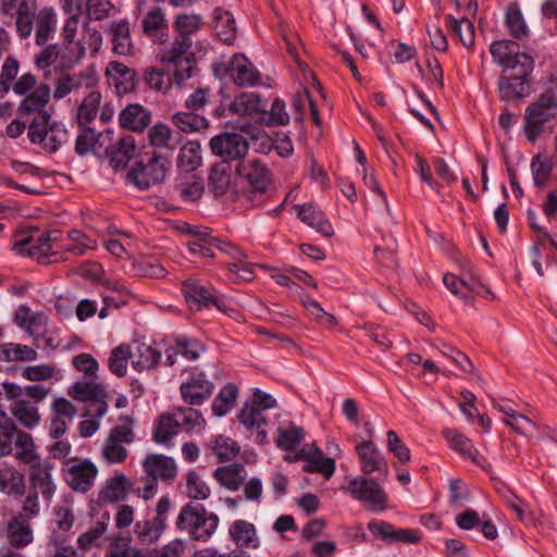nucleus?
Returning <instances> with one entry per match:
<instances>
[{"label": "nucleus", "mask_w": 557, "mask_h": 557, "mask_svg": "<svg viewBox=\"0 0 557 557\" xmlns=\"http://www.w3.org/2000/svg\"><path fill=\"white\" fill-rule=\"evenodd\" d=\"M7 532L10 544L15 548H24L34 542L30 521L22 516H13L9 520Z\"/></svg>", "instance_id": "nucleus-32"}, {"label": "nucleus", "mask_w": 557, "mask_h": 557, "mask_svg": "<svg viewBox=\"0 0 557 557\" xmlns=\"http://www.w3.org/2000/svg\"><path fill=\"white\" fill-rule=\"evenodd\" d=\"M12 417L25 429L33 430L39 425L41 414L38 407L27 399L16 400L11 404Z\"/></svg>", "instance_id": "nucleus-38"}, {"label": "nucleus", "mask_w": 557, "mask_h": 557, "mask_svg": "<svg viewBox=\"0 0 557 557\" xmlns=\"http://www.w3.org/2000/svg\"><path fill=\"white\" fill-rule=\"evenodd\" d=\"M209 448L216 456L220 462L233 460L240 450L237 442L228 436L216 435L209 442Z\"/></svg>", "instance_id": "nucleus-53"}, {"label": "nucleus", "mask_w": 557, "mask_h": 557, "mask_svg": "<svg viewBox=\"0 0 557 557\" xmlns=\"http://www.w3.org/2000/svg\"><path fill=\"white\" fill-rule=\"evenodd\" d=\"M247 140L238 134L226 133L210 140L212 152L221 158L235 160L243 158L248 151Z\"/></svg>", "instance_id": "nucleus-22"}, {"label": "nucleus", "mask_w": 557, "mask_h": 557, "mask_svg": "<svg viewBox=\"0 0 557 557\" xmlns=\"http://www.w3.org/2000/svg\"><path fill=\"white\" fill-rule=\"evenodd\" d=\"M67 238L69 243L61 248L74 256H84L87 251L97 249V242L79 230L70 231Z\"/></svg>", "instance_id": "nucleus-51"}, {"label": "nucleus", "mask_w": 557, "mask_h": 557, "mask_svg": "<svg viewBox=\"0 0 557 557\" xmlns=\"http://www.w3.org/2000/svg\"><path fill=\"white\" fill-rule=\"evenodd\" d=\"M444 285L446 288L465 300H467L468 292H478L481 284L475 278H461L455 274L446 273L443 277Z\"/></svg>", "instance_id": "nucleus-59"}, {"label": "nucleus", "mask_w": 557, "mask_h": 557, "mask_svg": "<svg viewBox=\"0 0 557 557\" xmlns=\"http://www.w3.org/2000/svg\"><path fill=\"white\" fill-rule=\"evenodd\" d=\"M25 490V476L20 470L9 465L0 468V492L17 498L24 495Z\"/></svg>", "instance_id": "nucleus-34"}, {"label": "nucleus", "mask_w": 557, "mask_h": 557, "mask_svg": "<svg viewBox=\"0 0 557 557\" xmlns=\"http://www.w3.org/2000/svg\"><path fill=\"white\" fill-rule=\"evenodd\" d=\"M193 46L191 39L176 36L169 47L161 49L158 59L163 64L182 65L183 62L193 61L194 55L190 52Z\"/></svg>", "instance_id": "nucleus-31"}, {"label": "nucleus", "mask_w": 557, "mask_h": 557, "mask_svg": "<svg viewBox=\"0 0 557 557\" xmlns=\"http://www.w3.org/2000/svg\"><path fill=\"white\" fill-rule=\"evenodd\" d=\"M186 494L190 499L206 500L211 495V490L206 481L195 471L189 470L185 474Z\"/></svg>", "instance_id": "nucleus-64"}, {"label": "nucleus", "mask_w": 557, "mask_h": 557, "mask_svg": "<svg viewBox=\"0 0 557 557\" xmlns=\"http://www.w3.org/2000/svg\"><path fill=\"white\" fill-rule=\"evenodd\" d=\"M144 474L154 479L171 483L177 475V467L173 458L161 454H149L144 459Z\"/></svg>", "instance_id": "nucleus-25"}, {"label": "nucleus", "mask_w": 557, "mask_h": 557, "mask_svg": "<svg viewBox=\"0 0 557 557\" xmlns=\"http://www.w3.org/2000/svg\"><path fill=\"white\" fill-rule=\"evenodd\" d=\"M67 394L75 400L88 403L85 416L102 418L108 412V392L95 380H81L69 387Z\"/></svg>", "instance_id": "nucleus-4"}, {"label": "nucleus", "mask_w": 557, "mask_h": 557, "mask_svg": "<svg viewBox=\"0 0 557 557\" xmlns=\"http://www.w3.org/2000/svg\"><path fill=\"white\" fill-rule=\"evenodd\" d=\"M132 364L135 370L143 372L156 367L161 354L145 343L134 342L132 345Z\"/></svg>", "instance_id": "nucleus-42"}, {"label": "nucleus", "mask_w": 557, "mask_h": 557, "mask_svg": "<svg viewBox=\"0 0 557 557\" xmlns=\"http://www.w3.org/2000/svg\"><path fill=\"white\" fill-rule=\"evenodd\" d=\"M533 71L516 69L505 73L503 71L498 81V92L502 100L520 99L529 95V76Z\"/></svg>", "instance_id": "nucleus-17"}, {"label": "nucleus", "mask_w": 557, "mask_h": 557, "mask_svg": "<svg viewBox=\"0 0 557 557\" xmlns=\"http://www.w3.org/2000/svg\"><path fill=\"white\" fill-rule=\"evenodd\" d=\"M528 413L532 414V410L529 409ZM505 423L509 425L515 432L523 436L533 435L536 432V435L540 440L550 437V435L546 433L545 428L541 429L537 425L533 416H527L517 411L510 419H505ZM552 440L557 442V434L552 436Z\"/></svg>", "instance_id": "nucleus-37"}, {"label": "nucleus", "mask_w": 557, "mask_h": 557, "mask_svg": "<svg viewBox=\"0 0 557 557\" xmlns=\"http://www.w3.org/2000/svg\"><path fill=\"white\" fill-rule=\"evenodd\" d=\"M238 177L246 182L255 196H262L272 182L268 165L258 158H246L235 169Z\"/></svg>", "instance_id": "nucleus-13"}, {"label": "nucleus", "mask_w": 557, "mask_h": 557, "mask_svg": "<svg viewBox=\"0 0 557 557\" xmlns=\"http://www.w3.org/2000/svg\"><path fill=\"white\" fill-rule=\"evenodd\" d=\"M239 422L249 431H256L255 442L263 445L268 442L267 431L263 429L267 424V418L258 406L246 404L238 413Z\"/></svg>", "instance_id": "nucleus-30"}, {"label": "nucleus", "mask_w": 557, "mask_h": 557, "mask_svg": "<svg viewBox=\"0 0 557 557\" xmlns=\"http://www.w3.org/2000/svg\"><path fill=\"white\" fill-rule=\"evenodd\" d=\"M228 533L238 547L252 549L260 547V539L258 536L257 529L251 522L242 519L235 520L231 524Z\"/></svg>", "instance_id": "nucleus-33"}, {"label": "nucleus", "mask_w": 557, "mask_h": 557, "mask_svg": "<svg viewBox=\"0 0 557 557\" xmlns=\"http://www.w3.org/2000/svg\"><path fill=\"white\" fill-rule=\"evenodd\" d=\"M101 103V94L99 91H90L82 101L77 109L76 120L78 126H89L96 119Z\"/></svg>", "instance_id": "nucleus-52"}, {"label": "nucleus", "mask_w": 557, "mask_h": 557, "mask_svg": "<svg viewBox=\"0 0 557 557\" xmlns=\"http://www.w3.org/2000/svg\"><path fill=\"white\" fill-rule=\"evenodd\" d=\"M201 162L200 145L197 141H188L182 148L177 157V166L190 173Z\"/></svg>", "instance_id": "nucleus-62"}, {"label": "nucleus", "mask_w": 557, "mask_h": 557, "mask_svg": "<svg viewBox=\"0 0 557 557\" xmlns=\"http://www.w3.org/2000/svg\"><path fill=\"white\" fill-rule=\"evenodd\" d=\"M355 450L359 459L360 470L364 474L377 472L384 478L388 475L387 461L371 440L358 443Z\"/></svg>", "instance_id": "nucleus-19"}, {"label": "nucleus", "mask_w": 557, "mask_h": 557, "mask_svg": "<svg viewBox=\"0 0 557 557\" xmlns=\"http://www.w3.org/2000/svg\"><path fill=\"white\" fill-rule=\"evenodd\" d=\"M368 530L374 537L381 539L389 544H416L421 540V533L418 530L395 528L393 524L377 519H373L368 523Z\"/></svg>", "instance_id": "nucleus-18"}, {"label": "nucleus", "mask_w": 557, "mask_h": 557, "mask_svg": "<svg viewBox=\"0 0 557 557\" xmlns=\"http://www.w3.org/2000/svg\"><path fill=\"white\" fill-rule=\"evenodd\" d=\"M129 360H132V347L127 344H121L111 351L108 367L113 374L122 377L127 372Z\"/></svg>", "instance_id": "nucleus-61"}, {"label": "nucleus", "mask_w": 557, "mask_h": 557, "mask_svg": "<svg viewBox=\"0 0 557 557\" xmlns=\"http://www.w3.org/2000/svg\"><path fill=\"white\" fill-rule=\"evenodd\" d=\"M183 294L191 310H201L215 306L219 310L226 312L227 307L223 299L215 296L211 287L201 282L189 278L183 283Z\"/></svg>", "instance_id": "nucleus-15"}, {"label": "nucleus", "mask_w": 557, "mask_h": 557, "mask_svg": "<svg viewBox=\"0 0 557 557\" xmlns=\"http://www.w3.org/2000/svg\"><path fill=\"white\" fill-rule=\"evenodd\" d=\"M37 358V351L27 345L14 343H5L0 345L1 361H34Z\"/></svg>", "instance_id": "nucleus-55"}, {"label": "nucleus", "mask_w": 557, "mask_h": 557, "mask_svg": "<svg viewBox=\"0 0 557 557\" xmlns=\"http://www.w3.org/2000/svg\"><path fill=\"white\" fill-rule=\"evenodd\" d=\"M203 25V18L200 14L182 13L176 15L173 27L177 36L185 39H191V35L196 34Z\"/></svg>", "instance_id": "nucleus-58"}, {"label": "nucleus", "mask_w": 557, "mask_h": 557, "mask_svg": "<svg viewBox=\"0 0 557 557\" xmlns=\"http://www.w3.org/2000/svg\"><path fill=\"white\" fill-rule=\"evenodd\" d=\"M151 121V113L140 104H129L119 115L120 125L134 132L144 131Z\"/></svg>", "instance_id": "nucleus-39"}, {"label": "nucleus", "mask_w": 557, "mask_h": 557, "mask_svg": "<svg viewBox=\"0 0 557 557\" xmlns=\"http://www.w3.org/2000/svg\"><path fill=\"white\" fill-rule=\"evenodd\" d=\"M238 396V387L234 383L223 386L214 397L211 409L214 416L223 417L235 406Z\"/></svg>", "instance_id": "nucleus-49"}, {"label": "nucleus", "mask_w": 557, "mask_h": 557, "mask_svg": "<svg viewBox=\"0 0 557 557\" xmlns=\"http://www.w3.org/2000/svg\"><path fill=\"white\" fill-rule=\"evenodd\" d=\"M27 136L30 143L40 145L41 148L53 153L67 141L69 133L65 126L59 122H33L28 125Z\"/></svg>", "instance_id": "nucleus-9"}, {"label": "nucleus", "mask_w": 557, "mask_h": 557, "mask_svg": "<svg viewBox=\"0 0 557 557\" xmlns=\"http://www.w3.org/2000/svg\"><path fill=\"white\" fill-rule=\"evenodd\" d=\"M62 475L72 491L87 493L95 484L98 468L89 459L72 458L62 468Z\"/></svg>", "instance_id": "nucleus-8"}, {"label": "nucleus", "mask_w": 557, "mask_h": 557, "mask_svg": "<svg viewBox=\"0 0 557 557\" xmlns=\"http://www.w3.org/2000/svg\"><path fill=\"white\" fill-rule=\"evenodd\" d=\"M28 466V479L34 490L33 492L40 493L45 500L50 502L57 491L52 478L53 465L48 460L39 458Z\"/></svg>", "instance_id": "nucleus-20"}, {"label": "nucleus", "mask_w": 557, "mask_h": 557, "mask_svg": "<svg viewBox=\"0 0 557 557\" xmlns=\"http://www.w3.org/2000/svg\"><path fill=\"white\" fill-rule=\"evenodd\" d=\"M178 432L177 418L173 413H164L154 424L152 438L157 444L169 446Z\"/></svg>", "instance_id": "nucleus-46"}, {"label": "nucleus", "mask_w": 557, "mask_h": 557, "mask_svg": "<svg viewBox=\"0 0 557 557\" xmlns=\"http://www.w3.org/2000/svg\"><path fill=\"white\" fill-rule=\"evenodd\" d=\"M135 149L136 145L134 137L124 136L115 144L108 147L106 152L110 160V164L113 168L119 169L127 164V162L133 158Z\"/></svg>", "instance_id": "nucleus-43"}, {"label": "nucleus", "mask_w": 557, "mask_h": 557, "mask_svg": "<svg viewBox=\"0 0 557 557\" xmlns=\"http://www.w3.org/2000/svg\"><path fill=\"white\" fill-rule=\"evenodd\" d=\"M143 33L154 44L163 45L169 37V24L163 8H150L141 21Z\"/></svg>", "instance_id": "nucleus-28"}, {"label": "nucleus", "mask_w": 557, "mask_h": 557, "mask_svg": "<svg viewBox=\"0 0 557 557\" xmlns=\"http://www.w3.org/2000/svg\"><path fill=\"white\" fill-rule=\"evenodd\" d=\"M50 95V87L46 84H41L22 100L18 112L20 115L26 120L28 125L33 122L50 121V113L47 109Z\"/></svg>", "instance_id": "nucleus-14"}, {"label": "nucleus", "mask_w": 557, "mask_h": 557, "mask_svg": "<svg viewBox=\"0 0 557 557\" xmlns=\"http://www.w3.org/2000/svg\"><path fill=\"white\" fill-rule=\"evenodd\" d=\"M490 52L494 62L503 66L505 73L516 69L523 71L534 69L533 58L525 52H520L518 44L512 40L503 39L492 42Z\"/></svg>", "instance_id": "nucleus-7"}, {"label": "nucleus", "mask_w": 557, "mask_h": 557, "mask_svg": "<svg viewBox=\"0 0 557 557\" xmlns=\"http://www.w3.org/2000/svg\"><path fill=\"white\" fill-rule=\"evenodd\" d=\"M226 73L230 79L239 87H252L260 81L259 71L244 54L233 55Z\"/></svg>", "instance_id": "nucleus-26"}, {"label": "nucleus", "mask_w": 557, "mask_h": 557, "mask_svg": "<svg viewBox=\"0 0 557 557\" xmlns=\"http://www.w3.org/2000/svg\"><path fill=\"white\" fill-rule=\"evenodd\" d=\"M301 304L306 308L310 318L319 325L326 327V329H332L337 325L338 321L335 318V315L325 311L321 307L320 302H318L310 296H304L301 298Z\"/></svg>", "instance_id": "nucleus-57"}, {"label": "nucleus", "mask_w": 557, "mask_h": 557, "mask_svg": "<svg viewBox=\"0 0 557 557\" xmlns=\"http://www.w3.org/2000/svg\"><path fill=\"white\" fill-rule=\"evenodd\" d=\"M95 84V75L87 71L63 73L57 78L52 95L55 100H61L81 88H90Z\"/></svg>", "instance_id": "nucleus-27"}, {"label": "nucleus", "mask_w": 557, "mask_h": 557, "mask_svg": "<svg viewBox=\"0 0 557 557\" xmlns=\"http://www.w3.org/2000/svg\"><path fill=\"white\" fill-rule=\"evenodd\" d=\"M173 123L183 132H200L208 127V120L195 113L190 112H177L173 115Z\"/></svg>", "instance_id": "nucleus-63"}, {"label": "nucleus", "mask_w": 557, "mask_h": 557, "mask_svg": "<svg viewBox=\"0 0 557 557\" xmlns=\"http://www.w3.org/2000/svg\"><path fill=\"white\" fill-rule=\"evenodd\" d=\"M557 110V98L554 91L549 90L529 106L524 115V132L530 141H534L542 132L543 124L555 116Z\"/></svg>", "instance_id": "nucleus-5"}, {"label": "nucleus", "mask_w": 557, "mask_h": 557, "mask_svg": "<svg viewBox=\"0 0 557 557\" xmlns=\"http://www.w3.org/2000/svg\"><path fill=\"white\" fill-rule=\"evenodd\" d=\"M305 438L302 428L295 424L288 426H280L275 438L276 446L285 451L295 450Z\"/></svg>", "instance_id": "nucleus-54"}, {"label": "nucleus", "mask_w": 557, "mask_h": 557, "mask_svg": "<svg viewBox=\"0 0 557 557\" xmlns=\"http://www.w3.org/2000/svg\"><path fill=\"white\" fill-rule=\"evenodd\" d=\"M51 516V534L49 536V543L53 546H58L66 542L65 534L74 527L76 520L74 497L70 494L63 495L52 508Z\"/></svg>", "instance_id": "nucleus-10"}, {"label": "nucleus", "mask_w": 557, "mask_h": 557, "mask_svg": "<svg viewBox=\"0 0 557 557\" xmlns=\"http://www.w3.org/2000/svg\"><path fill=\"white\" fill-rule=\"evenodd\" d=\"M131 482L123 473L115 474L106 480L101 491L99 492V499L114 504L124 500L129 492Z\"/></svg>", "instance_id": "nucleus-35"}, {"label": "nucleus", "mask_w": 557, "mask_h": 557, "mask_svg": "<svg viewBox=\"0 0 557 557\" xmlns=\"http://www.w3.org/2000/svg\"><path fill=\"white\" fill-rule=\"evenodd\" d=\"M220 519L214 512H208L203 505L186 503L180 509L175 520L178 531L187 533L190 539L208 542L215 533Z\"/></svg>", "instance_id": "nucleus-2"}, {"label": "nucleus", "mask_w": 557, "mask_h": 557, "mask_svg": "<svg viewBox=\"0 0 557 557\" xmlns=\"http://www.w3.org/2000/svg\"><path fill=\"white\" fill-rule=\"evenodd\" d=\"M295 209L297 210L298 218L304 223L325 237L333 235V227L322 211L315 209L312 205L297 206Z\"/></svg>", "instance_id": "nucleus-41"}, {"label": "nucleus", "mask_w": 557, "mask_h": 557, "mask_svg": "<svg viewBox=\"0 0 557 557\" xmlns=\"http://www.w3.org/2000/svg\"><path fill=\"white\" fill-rule=\"evenodd\" d=\"M148 138L151 146L171 151L174 150L178 144L170 126L163 123L154 124L148 132Z\"/></svg>", "instance_id": "nucleus-56"}, {"label": "nucleus", "mask_w": 557, "mask_h": 557, "mask_svg": "<svg viewBox=\"0 0 557 557\" xmlns=\"http://www.w3.org/2000/svg\"><path fill=\"white\" fill-rule=\"evenodd\" d=\"M169 168V161L153 154L148 163L138 162L127 174V181L137 188L145 190L152 185L160 184L164 178Z\"/></svg>", "instance_id": "nucleus-12"}, {"label": "nucleus", "mask_w": 557, "mask_h": 557, "mask_svg": "<svg viewBox=\"0 0 557 557\" xmlns=\"http://www.w3.org/2000/svg\"><path fill=\"white\" fill-rule=\"evenodd\" d=\"M62 233L58 230L39 234L34 244L27 248V256L39 263H52L62 259V256L53 250L61 239Z\"/></svg>", "instance_id": "nucleus-21"}, {"label": "nucleus", "mask_w": 557, "mask_h": 557, "mask_svg": "<svg viewBox=\"0 0 557 557\" xmlns=\"http://www.w3.org/2000/svg\"><path fill=\"white\" fill-rule=\"evenodd\" d=\"M108 520H109V513H104V519L101 521H97L94 527L88 529L86 532H83L77 537V547L82 552H88L91 548L100 547L102 544V537L108 529Z\"/></svg>", "instance_id": "nucleus-48"}, {"label": "nucleus", "mask_w": 557, "mask_h": 557, "mask_svg": "<svg viewBox=\"0 0 557 557\" xmlns=\"http://www.w3.org/2000/svg\"><path fill=\"white\" fill-rule=\"evenodd\" d=\"M166 527V522L152 518L136 522L134 533L139 544L150 545L159 541Z\"/></svg>", "instance_id": "nucleus-44"}, {"label": "nucleus", "mask_w": 557, "mask_h": 557, "mask_svg": "<svg viewBox=\"0 0 557 557\" xmlns=\"http://www.w3.org/2000/svg\"><path fill=\"white\" fill-rule=\"evenodd\" d=\"M267 100L260 98L255 92H243L235 97L230 104V111L234 114L247 116L256 122L261 123V119L265 116Z\"/></svg>", "instance_id": "nucleus-29"}, {"label": "nucleus", "mask_w": 557, "mask_h": 557, "mask_svg": "<svg viewBox=\"0 0 557 557\" xmlns=\"http://www.w3.org/2000/svg\"><path fill=\"white\" fill-rule=\"evenodd\" d=\"M213 391L214 383L197 368L187 372L185 380L180 385L181 397L188 406L202 405L212 396Z\"/></svg>", "instance_id": "nucleus-11"}, {"label": "nucleus", "mask_w": 557, "mask_h": 557, "mask_svg": "<svg viewBox=\"0 0 557 557\" xmlns=\"http://www.w3.org/2000/svg\"><path fill=\"white\" fill-rule=\"evenodd\" d=\"M137 422L134 417L121 414L117 423L110 430L103 442L101 456L104 461L111 465L122 463L128 456L125 445L135 441V426Z\"/></svg>", "instance_id": "nucleus-3"}, {"label": "nucleus", "mask_w": 557, "mask_h": 557, "mask_svg": "<svg viewBox=\"0 0 557 557\" xmlns=\"http://www.w3.org/2000/svg\"><path fill=\"white\" fill-rule=\"evenodd\" d=\"M345 491L371 511L382 512L387 508V494L373 479L352 478Z\"/></svg>", "instance_id": "nucleus-6"}, {"label": "nucleus", "mask_w": 557, "mask_h": 557, "mask_svg": "<svg viewBox=\"0 0 557 557\" xmlns=\"http://www.w3.org/2000/svg\"><path fill=\"white\" fill-rule=\"evenodd\" d=\"M60 69L70 70L78 64L86 54L83 41H62L59 45Z\"/></svg>", "instance_id": "nucleus-47"}, {"label": "nucleus", "mask_w": 557, "mask_h": 557, "mask_svg": "<svg viewBox=\"0 0 557 557\" xmlns=\"http://www.w3.org/2000/svg\"><path fill=\"white\" fill-rule=\"evenodd\" d=\"M0 15L3 24H14L20 40H27L35 35V44L45 46L35 57L38 70H46L55 62L60 67L59 45L47 42L57 32L58 13L53 7H38L37 0H0Z\"/></svg>", "instance_id": "nucleus-1"}, {"label": "nucleus", "mask_w": 557, "mask_h": 557, "mask_svg": "<svg viewBox=\"0 0 557 557\" xmlns=\"http://www.w3.org/2000/svg\"><path fill=\"white\" fill-rule=\"evenodd\" d=\"M213 478L224 488L236 492L246 479L245 467L239 463L219 467L214 470Z\"/></svg>", "instance_id": "nucleus-40"}, {"label": "nucleus", "mask_w": 557, "mask_h": 557, "mask_svg": "<svg viewBox=\"0 0 557 557\" xmlns=\"http://www.w3.org/2000/svg\"><path fill=\"white\" fill-rule=\"evenodd\" d=\"M443 436L450 449L458 453L461 457L470 459L485 472L492 471V465L479 453L473 442L461 432L456 429H445Z\"/></svg>", "instance_id": "nucleus-16"}, {"label": "nucleus", "mask_w": 557, "mask_h": 557, "mask_svg": "<svg viewBox=\"0 0 557 557\" xmlns=\"http://www.w3.org/2000/svg\"><path fill=\"white\" fill-rule=\"evenodd\" d=\"M14 457L22 463L29 465L40 458L37 454V448L33 436L23 430L17 433V436L14 441Z\"/></svg>", "instance_id": "nucleus-50"}, {"label": "nucleus", "mask_w": 557, "mask_h": 557, "mask_svg": "<svg viewBox=\"0 0 557 557\" xmlns=\"http://www.w3.org/2000/svg\"><path fill=\"white\" fill-rule=\"evenodd\" d=\"M110 33L112 35V51L115 54L124 57L134 54V44L127 20L113 22L110 26Z\"/></svg>", "instance_id": "nucleus-36"}, {"label": "nucleus", "mask_w": 557, "mask_h": 557, "mask_svg": "<svg viewBox=\"0 0 557 557\" xmlns=\"http://www.w3.org/2000/svg\"><path fill=\"white\" fill-rule=\"evenodd\" d=\"M108 85L116 95H127L134 91L136 86V72L122 62L111 61L106 69Z\"/></svg>", "instance_id": "nucleus-23"}, {"label": "nucleus", "mask_w": 557, "mask_h": 557, "mask_svg": "<svg viewBox=\"0 0 557 557\" xmlns=\"http://www.w3.org/2000/svg\"><path fill=\"white\" fill-rule=\"evenodd\" d=\"M306 461L304 471L307 473H320L330 479L335 472V460L327 458L314 444L305 446L296 456Z\"/></svg>", "instance_id": "nucleus-24"}, {"label": "nucleus", "mask_w": 557, "mask_h": 557, "mask_svg": "<svg viewBox=\"0 0 557 557\" xmlns=\"http://www.w3.org/2000/svg\"><path fill=\"white\" fill-rule=\"evenodd\" d=\"M213 27L218 37L225 44H233L236 38V22L233 14L222 8L213 11Z\"/></svg>", "instance_id": "nucleus-45"}, {"label": "nucleus", "mask_w": 557, "mask_h": 557, "mask_svg": "<svg viewBox=\"0 0 557 557\" xmlns=\"http://www.w3.org/2000/svg\"><path fill=\"white\" fill-rule=\"evenodd\" d=\"M21 432L12 418L8 414H0V456L5 457L12 454V443L17 433Z\"/></svg>", "instance_id": "nucleus-60"}]
</instances>
